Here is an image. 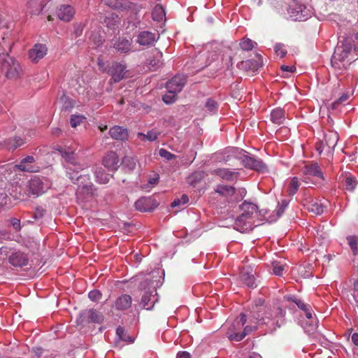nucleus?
Instances as JSON below:
<instances>
[{"label":"nucleus","mask_w":358,"mask_h":358,"mask_svg":"<svg viewBox=\"0 0 358 358\" xmlns=\"http://www.w3.org/2000/svg\"><path fill=\"white\" fill-rule=\"evenodd\" d=\"M352 48V38L343 37L338 40L331 59V66L336 74L343 73L352 62L358 59L357 50Z\"/></svg>","instance_id":"1"},{"label":"nucleus","mask_w":358,"mask_h":358,"mask_svg":"<svg viewBox=\"0 0 358 358\" xmlns=\"http://www.w3.org/2000/svg\"><path fill=\"white\" fill-rule=\"evenodd\" d=\"M61 155L66 162V175L71 181H76L79 179L78 173L83 170L85 166L78 163L76 159V154L71 148H61Z\"/></svg>","instance_id":"2"},{"label":"nucleus","mask_w":358,"mask_h":358,"mask_svg":"<svg viewBox=\"0 0 358 358\" xmlns=\"http://www.w3.org/2000/svg\"><path fill=\"white\" fill-rule=\"evenodd\" d=\"M79 179L76 181H72L75 184H78L76 190V196L78 199L85 201L92 198L95 193L96 189L90 181V175H81L78 173Z\"/></svg>","instance_id":"3"},{"label":"nucleus","mask_w":358,"mask_h":358,"mask_svg":"<svg viewBox=\"0 0 358 358\" xmlns=\"http://www.w3.org/2000/svg\"><path fill=\"white\" fill-rule=\"evenodd\" d=\"M287 4L288 6L287 12L292 20L305 21L311 16L310 7L295 0H289Z\"/></svg>","instance_id":"4"},{"label":"nucleus","mask_w":358,"mask_h":358,"mask_svg":"<svg viewBox=\"0 0 358 358\" xmlns=\"http://www.w3.org/2000/svg\"><path fill=\"white\" fill-rule=\"evenodd\" d=\"M140 287L143 289L148 288V290L144 292L141 298V303L145 309L151 310L155 303L158 301L155 286L150 279L146 278L141 282Z\"/></svg>","instance_id":"5"},{"label":"nucleus","mask_w":358,"mask_h":358,"mask_svg":"<svg viewBox=\"0 0 358 358\" xmlns=\"http://www.w3.org/2000/svg\"><path fill=\"white\" fill-rule=\"evenodd\" d=\"M1 67L8 79L17 80L22 74V69L19 62L8 55L3 56Z\"/></svg>","instance_id":"6"},{"label":"nucleus","mask_w":358,"mask_h":358,"mask_svg":"<svg viewBox=\"0 0 358 358\" xmlns=\"http://www.w3.org/2000/svg\"><path fill=\"white\" fill-rule=\"evenodd\" d=\"M247 321L246 315L243 313H241L239 315V317L236 319L232 324V329H231L228 332V338L231 341H240L242 339L244 338V337L252 332V331L255 330L257 327L255 326H250L248 325L244 328V330L241 333H238L236 331H234L236 330V325L241 328V327H243Z\"/></svg>","instance_id":"7"},{"label":"nucleus","mask_w":358,"mask_h":358,"mask_svg":"<svg viewBox=\"0 0 358 358\" xmlns=\"http://www.w3.org/2000/svg\"><path fill=\"white\" fill-rule=\"evenodd\" d=\"M50 182L47 178H41L38 176L31 178L26 184L30 196L38 197L44 194L50 187Z\"/></svg>","instance_id":"8"},{"label":"nucleus","mask_w":358,"mask_h":358,"mask_svg":"<svg viewBox=\"0 0 358 358\" xmlns=\"http://www.w3.org/2000/svg\"><path fill=\"white\" fill-rule=\"evenodd\" d=\"M215 191L220 195L224 196L229 202H235L246 195V190L244 188L236 190L232 186L224 185H217Z\"/></svg>","instance_id":"9"},{"label":"nucleus","mask_w":358,"mask_h":358,"mask_svg":"<svg viewBox=\"0 0 358 358\" xmlns=\"http://www.w3.org/2000/svg\"><path fill=\"white\" fill-rule=\"evenodd\" d=\"M239 159L243 166L248 169H254L259 172H266V165L259 159L245 155V152H240Z\"/></svg>","instance_id":"10"},{"label":"nucleus","mask_w":358,"mask_h":358,"mask_svg":"<svg viewBox=\"0 0 358 358\" xmlns=\"http://www.w3.org/2000/svg\"><path fill=\"white\" fill-rule=\"evenodd\" d=\"M158 39L159 35L157 33L142 31L137 35L136 42L141 46L149 48L154 45Z\"/></svg>","instance_id":"11"},{"label":"nucleus","mask_w":358,"mask_h":358,"mask_svg":"<svg viewBox=\"0 0 358 358\" xmlns=\"http://www.w3.org/2000/svg\"><path fill=\"white\" fill-rule=\"evenodd\" d=\"M126 69L125 64L116 62H113L108 71L111 76L110 81L118 83L122 80L126 73Z\"/></svg>","instance_id":"12"},{"label":"nucleus","mask_w":358,"mask_h":358,"mask_svg":"<svg viewBox=\"0 0 358 358\" xmlns=\"http://www.w3.org/2000/svg\"><path fill=\"white\" fill-rule=\"evenodd\" d=\"M239 208L241 211V215H242V217L249 220V221L253 223L254 218L258 215L257 206L252 203L244 201L239 206Z\"/></svg>","instance_id":"13"},{"label":"nucleus","mask_w":358,"mask_h":358,"mask_svg":"<svg viewBox=\"0 0 358 358\" xmlns=\"http://www.w3.org/2000/svg\"><path fill=\"white\" fill-rule=\"evenodd\" d=\"M135 208L141 212H151L155 209L158 203L151 197H141L135 202Z\"/></svg>","instance_id":"14"},{"label":"nucleus","mask_w":358,"mask_h":358,"mask_svg":"<svg viewBox=\"0 0 358 358\" xmlns=\"http://www.w3.org/2000/svg\"><path fill=\"white\" fill-rule=\"evenodd\" d=\"M186 83V78L182 75H176L166 83V90L169 92L176 93L181 92Z\"/></svg>","instance_id":"15"},{"label":"nucleus","mask_w":358,"mask_h":358,"mask_svg":"<svg viewBox=\"0 0 358 358\" xmlns=\"http://www.w3.org/2000/svg\"><path fill=\"white\" fill-rule=\"evenodd\" d=\"M76 13L75 8L67 4L61 5L56 10L57 17L64 22H70Z\"/></svg>","instance_id":"16"},{"label":"nucleus","mask_w":358,"mask_h":358,"mask_svg":"<svg viewBox=\"0 0 358 358\" xmlns=\"http://www.w3.org/2000/svg\"><path fill=\"white\" fill-rule=\"evenodd\" d=\"M8 262L15 267H22L28 264L29 260L25 253L21 251H16L9 256Z\"/></svg>","instance_id":"17"},{"label":"nucleus","mask_w":358,"mask_h":358,"mask_svg":"<svg viewBox=\"0 0 358 358\" xmlns=\"http://www.w3.org/2000/svg\"><path fill=\"white\" fill-rule=\"evenodd\" d=\"M47 51L45 45L37 43L29 51V56L33 62L37 63L47 54Z\"/></svg>","instance_id":"18"},{"label":"nucleus","mask_w":358,"mask_h":358,"mask_svg":"<svg viewBox=\"0 0 358 358\" xmlns=\"http://www.w3.org/2000/svg\"><path fill=\"white\" fill-rule=\"evenodd\" d=\"M131 296L129 294H123L115 299L113 307L117 310L124 311L131 308Z\"/></svg>","instance_id":"19"},{"label":"nucleus","mask_w":358,"mask_h":358,"mask_svg":"<svg viewBox=\"0 0 358 358\" xmlns=\"http://www.w3.org/2000/svg\"><path fill=\"white\" fill-rule=\"evenodd\" d=\"M103 164L110 171H115L119 167V158L115 152H108L103 159Z\"/></svg>","instance_id":"20"},{"label":"nucleus","mask_w":358,"mask_h":358,"mask_svg":"<svg viewBox=\"0 0 358 358\" xmlns=\"http://www.w3.org/2000/svg\"><path fill=\"white\" fill-rule=\"evenodd\" d=\"M241 281L250 288L257 287L256 279L249 268H243L240 274Z\"/></svg>","instance_id":"21"},{"label":"nucleus","mask_w":358,"mask_h":358,"mask_svg":"<svg viewBox=\"0 0 358 358\" xmlns=\"http://www.w3.org/2000/svg\"><path fill=\"white\" fill-rule=\"evenodd\" d=\"M303 205L309 212L313 213L317 215L322 214L326 207L324 204L321 202V201L314 199L307 201Z\"/></svg>","instance_id":"22"},{"label":"nucleus","mask_w":358,"mask_h":358,"mask_svg":"<svg viewBox=\"0 0 358 358\" xmlns=\"http://www.w3.org/2000/svg\"><path fill=\"white\" fill-rule=\"evenodd\" d=\"M302 172L304 175L315 176L322 180L324 178L322 170L317 164H311L304 166L302 169Z\"/></svg>","instance_id":"23"},{"label":"nucleus","mask_w":358,"mask_h":358,"mask_svg":"<svg viewBox=\"0 0 358 358\" xmlns=\"http://www.w3.org/2000/svg\"><path fill=\"white\" fill-rule=\"evenodd\" d=\"M253 223L249 220L242 217V215H239L234 222V229L240 232H245L252 229Z\"/></svg>","instance_id":"24"},{"label":"nucleus","mask_w":358,"mask_h":358,"mask_svg":"<svg viewBox=\"0 0 358 358\" xmlns=\"http://www.w3.org/2000/svg\"><path fill=\"white\" fill-rule=\"evenodd\" d=\"M214 173L222 179L227 181H232L236 179L238 176V172L229 169H218L215 170Z\"/></svg>","instance_id":"25"},{"label":"nucleus","mask_w":358,"mask_h":358,"mask_svg":"<svg viewBox=\"0 0 358 358\" xmlns=\"http://www.w3.org/2000/svg\"><path fill=\"white\" fill-rule=\"evenodd\" d=\"M109 134L113 138L116 140L125 141L128 138L127 130L120 126L112 127L109 131Z\"/></svg>","instance_id":"26"},{"label":"nucleus","mask_w":358,"mask_h":358,"mask_svg":"<svg viewBox=\"0 0 358 358\" xmlns=\"http://www.w3.org/2000/svg\"><path fill=\"white\" fill-rule=\"evenodd\" d=\"M113 47L121 53H127L131 50V42L124 38H119L113 43Z\"/></svg>","instance_id":"27"},{"label":"nucleus","mask_w":358,"mask_h":358,"mask_svg":"<svg viewBox=\"0 0 358 358\" xmlns=\"http://www.w3.org/2000/svg\"><path fill=\"white\" fill-rule=\"evenodd\" d=\"M339 136L337 132L330 131L324 135V142L328 148L333 150L337 145Z\"/></svg>","instance_id":"28"},{"label":"nucleus","mask_w":358,"mask_h":358,"mask_svg":"<svg viewBox=\"0 0 358 358\" xmlns=\"http://www.w3.org/2000/svg\"><path fill=\"white\" fill-rule=\"evenodd\" d=\"M285 119V110L280 108H276L271 112V121L276 124H281Z\"/></svg>","instance_id":"29"},{"label":"nucleus","mask_w":358,"mask_h":358,"mask_svg":"<svg viewBox=\"0 0 358 358\" xmlns=\"http://www.w3.org/2000/svg\"><path fill=\"white\" fill-rule=\"evenodd\" d=\"M156 54L154 55L153 58L150 60L149 62V68L152 71H157L163 65L162 61V52L156 50Z\"/></svg>","instance_id":"30"},{"label":"nucleus","mask_w":358,"mask_h":358,"mask_svg":"<svg viewBox=\"0 0 358 358\" xmlns=\"http://www.w3.org/2000/svg\"><path fill=\"white\" fill-rule=\"evenodd\" d=\"M35 161L34 157L33 156H27L23 158L19 164L16 165L18 169L27 171V172H33L34 170L32 166L29 165V164L34 163Z\"/></svg>","instance_id":"31"},{"label":"nucleus","mask_w":358,"mask_h":358,"mask_svg":"<svg viewBox=\"0 0 358 358\" xmlns=\"http://www.w3.org/2000/svg\"><path fill=\"white\" fill-rule=\"evenodd\" d=\"M165 10L162 6L157 5L152 11V17L154 21L161 22L165 19Z\"/></svg>","instance_id":"32"},{"label":"nucleus","mask_w":358,"mask_h":358,"mask_svg":"<svg viewBox=\"0 0 358 358\" xmlns=\"http://www.w3.org/2000/svg\"><path fill=\"white\" fill-rule=\"evenodd\" d=\"M116 335H117V339L116 342L118 341H122L128 343H131L134 342V338L131 337L130 336L127 335V332H125L124 329L119 326L116 329Z\"/></svg>","instance_id":"33"},{"label":"nucleus","mask_w":358,"mask_h":358,"mask_svg":"<svg viewBox=\"0 0 358 358\" xmlns=\"http://www.w3.org/2000/svg\"><path fill=\"white\" fill-rule=\"evenodd\" d=\"M96 181L99 184H106L109 182L110 176L106 173L105 171L101 169H97L95 172Z\"/></svg>","instance_id":"34"},{"label":"nucleus","mask_w":358,"mask_h":358,"mask_svg":"<svg viewBox=\"0 0 358 358\" xmlns=\"http://www.w3.org/2000/svg\"><path fill=\"white\" fill-rule=\"evenodd\" d=\"M13 192H15L13 196L16 199L26 201L30 197L29 193L27 192V189H23L21 186H15V189L13 190Z\"/></svg>","instance_id":"35"},{"label":"nucleus","mask_w":358,"mask_h":358,"mask_svg":"<svg viewBox=\"0 0 358 358\" xmlns=\"http://www.w3.org/2000/svg\"><path fill=\"white\" fill-rule=\"evenodd\" d=\"M159 132L157 130L152 129L149 131L146 134L141 132L137 134V136L141 138V141H155L159 136Z\"/></svg>","instance_id":"36"},{"label":"nucleus","mask_w":358,"mask_h":358,"mask_svg":"<svg viewBox=\"0 0 358 358\" xmlns=\"http://www.w3.org/2000/svg\"><path fill=\"white\" fill-rule=\"evenodd\" d=\"M88 320L94 323H101L103 321L102 314L94 309H90L86 313Z\"/></svg>","instance_id":"37"},{"label":"nucleus","mask_w":358,"mask_h":358,"mask_svg":"<svg viewBox=\"0 0 358 358\" xmlns=\"http://www.w3.org/2000/svg\"><path fill=\"white\" fill-rule=\"evenodd\" d=\"M300 185L299 180L297 177H293L291 178V180L289 184V187L287 188V193L289 196H294L297 191L299 190Z\"/></svg>","instance_id":"38"},{"label":"nucleus","mask_w":358,"mask_h":358,"mask_svg":"<svg viewBox=\"0 0 358 358\" xmlns=\"http://www.w3.org/2000/svg\"><path fill=\"white\" fill-rule=\"evenodd\" d=\"M136 161L133 157L126 156L122 159V165L129 171H133L136 168Z\"/></svg>","instance_id":"39"},{"label":"nucleus","mask_w":358,"mask_h":358,"mask_svg":"<svg viewBox=\"0 0 358 358\" xmlns=\"http://www.w3.org/2000/svg\"><path fill=\"white\" fill-rule=\"evenodd\" d=\"M133 3L127 0L115 1L111 6L118 10H129L132 8Z\"/></svg>","instance_id":"40"},{"label":"nucleus","mask_w":358,"mask_h":358,"mask_svg":"<svg viewBox=\"0 0 358 358\" xmlns=\"http://www.w3.org/2000/svg\"><path fill=\"white\" fill-rule=\"evenodd\" d=\"M24 143V141L22 138L19 136H15L8 140V147L10 150H15L22 146Z\"/></svg>","instance_id":"41"},{"label":"nucleus","mask_w":358,"mask_h":358,"mask_svg":"<svg viewBox=\"0 0 358 358\" xmlns=\"http://www.w3.org/2000/svg\"><path fill=\"white\" fill-rule=\"evenodd\" d=\"M285 299L288 301H293L298 308L304 313L311 307L309 304L305 303L303 301L296 299L295 296H286Z\"/></svg>","instance_id":"42"},{"label":"nucleus","mask_w":358,"mask_h":358,"mask_svg":"<svg viewBox=\"0 0 358 358\" xmlns=\"http://www.w3.org/2000/svg\"><path fill=\"white\" fill-rule=\"evenodd\" d=\"M357 185V180L354 176H348L345 179V187L347 190L352 192Z\"/></svg>","instance_id":"43"},{"label":"nucleus","mask_w":358,"mask_h":358,"mask_svg":"<svg viewBox=\"0 0 358 358\" xmlns=\"http://www.w3.org/2000/svg\"><path fill=\"white\" fill-rule=\"evenodd\" d=\"M348 244L352 250L353 255H356L358 253V238L355 236H349L347 237Z\"/></svg>","instance_id":"44"},{"label":"nucleus","mask_w":358,"mask_h":358,"mask_svg":"<svg viewBox=\"0 0 358 358\" xmlns=\"http://www.w3.org/2000/svg\"><path fill=\"white\" fill-rule=\"evenodd\" d=\"M349 98V94L348 92L343 93L337 100L334 101L331 104L332 110H336L338 107L345 103Z\"/></svg>","instance_id":"45"},{"label":"nucleus","mask_w":358,"mask_h":358,"mask_svg":"<svg viewBox=\"0 0 358 358\" xmlns=\"http://www.w3.org/2000/svg\"><path fill=\"white\" fill-rule=\"evenodd\" d=\"M255 42L250 38H243L241 43L240 46L242 50L245 51L251 50L254 48Z\"/></svg>","instance_id":"46"},{"label":"nucleus","mask_w":358,"mask_h":358,"mask_svg":"<svg viewBox=\"0 0 358 358\" xmlns=\"http://www.w3.org/2000/svg\"><path fill=\"white\" fill-rule=\"evenodd\" d=\"M205 107L210 113H215L217 110V103L215 100L208 99L205 103Z\"/></svg>","instance_id":"47"},{"label":"nucleus","mask_w":358,"mask_h":358,"mask_svg":"<svg viewBox=\"0 0 358 358\" xmlns=\"http://www.w3.org/2000/svg\"><path fill=\"white\" fill-rule=\"evenodd\" d=\"M189 201V198L186 194L182 195L180 199H175L171 204L172 208L180 206L185 205Z\"/></svg>","instance_id":"48"},{"label":"nucleus","mask_w":358,"mask_h":358,"mask_svg":"<svg viewBox=\"0 0 358 358\" xmlns=\"http://www.w3.org/2000/svg\"><path fill=\"white\" fill-rule=\"evenodd\" d=\"M289 201L286 199H282L280 203H278V207L275 210L278 217L281 216L284 213L285 210L287 207Z\"/></svg>","instance_id":"49"},{"label":"nucleus","mask_w":358,"mask_h":358,"mask_svg":"<svg viewBox=\"0 0 358 358\" xmlns=\"http://www.w3.org/2000/svg\"><path fill=\"white\" fill-rule=\"evenodd\" d=\"M85 117L83 115H72L70 118V124L72 127H76L80 124Z\"/></svg>","instance_id":"50"},{"label":"nucleus","mask_w":358,"mask_h":358,"mask_svg":"<svg viewBox=\"0 0 358 358\" xmlns=\"http://www.w3.org/2000/svg\"><path fill=\"white\" fill-rule=\"evenodd\" d=\"M159 175L155 174L154 177L150 178L148 179V183L147 185H144L142 186V188L145 190H148L149 189L152 188L153 185H155L157 184L159 181Z\"/></svg>","instance_id":"51"},{"label":"nucleus","mask_w":358,"mask_h":358,"mask_svg":"<svg viewBox=\"0 0 358 358\" xmlns=\"http://www.w3.org/2000/svg\"><path fill=\"white\" fill-rule=\"evenodd\" d=\"M274 50L277 55L281 58L285 57L287 55V50L285 48L284 45L282 43H277L274 46Z\"/></svg>","instance_id":"52"},{"label":"nucleus","mask_w":358,"mask_h":358,"mask_svg":"<svg viewBox=\"0 0 358 358\" xmlns=\"http://www.w3.org/2000/svg\"><path fill=\"white\" fill-rule=\"evenodd\" d=\"M176 93H171L167 91V93L163 96V101L167 104H171L176 100Z\"/></svg>","instance_id":"53"},{"label":"nucleus","mask_w":358,"mask_h":358,"mask_svg":"<svg viewBox=\"0 0 358 358\" xmlns=\"http://www.w3.org/2000/svg\"><path fill=\"white\" fill-rule=\"evenodd\" d=\"M276 315H277V320H276V326L278 327H280L281 324L283 322V320H284V317L285 315V311L280 308H277L276 310V313H275Z\"/></svg>","instance_id":"54"},{"label":"nucleus","mask_w":358,"mask_h":358,"mask_svg":"<svg viewBox=\"0 0 358 358\" xmlns=\"http://www.w3.org/2000/svg\"><path fill=\"white\" fill-rule=\"evenodd\" d=\"M102 294L99 290L94 289L89 292L88 297L92 301H98L101 299Z\"/></svg>","instance_id":"55"},{"label":"nucleus","mask_w":358,"mask_h":358,"mask_svg":"<svg viewBox=\"0 0 358 358\" xmlns=\"http://www.w3.org/2000/svg\"><path fill=\"white\" fill-rule=\"evenodd\" d=\"M273 272L275 275L280 276L282 275L284 267L277 262H274L272 264Z\"/></svg>","instance_id":"56"},{"label":"nucleus","mask_w":358,"mask_h":358,"mask_svg":"<svg viewBox=\"0 0 358 358\" xmlns=\"http://www.w3.org/2000/svg\"><path fill=\"white\" fill-rule=\"evenodd\" d=\"M159 155L161 157L165 158L167 160H171L176 157L173 154L164 148H161L159 150Z\"/></svg>","instance_id":"57"},{"label":"nucleus","mask_w":358,"mask_h":358,"mask_svg":"<svg viewBox=\"0 0 358 358\" xmlns=\"http://www.w3.org/2000/svg\"><path fill=\"white\" fill-rule=\"evenodd\" d=\"M11 240L10 234L6 230L0 231V243Z\"/></svg>","instance_id":"58"},{"label":"nucleus","mask_w":358,"mask_h":358,"mask_svg":"<svg viewBox=\"0 0 358 358\" xmlns=\"http://www.w3.org/2000/svg\"><path fill=\"white\" fill-rule=\"evenodd\" d=\"M10 224L16 230H20L21 229L20 220L19 219L12 218L10 220Z\"/></svg>","instance_id":"59"},{"label":"nucleus","mask_w":358,"mask_h":358,"mask_svg":"<svg viewBox=\"0 0 358 358\" xmlns=\"http://www.w3.org/2000/svg\"><path fill=\"white\" fill-rule=\"evenodd\" d=\"M44 213H45V210L43 208H37L34 213V217L35 219H40L43 216Z\"/></svg>","instance_id":"60"},{"label":"nucleus","mask_w":358,"mask_h":358,"mask_svg":"<svg viewBox=\"0 0 358 358\" xmlns=\"http://www.w3.org/2000/svg\"><path fill=\"white\" fill-rule=\"evenodd\" d=\"M225 63L224 65L226 66V69H229L233 64L232 63V56L231 55H227L225 56Z\"/></svg>","instance_id":"61"},{"label":"nucleus","mask_w":358,"mask_h":358,"mask_svg":"<svg viewBox=\"0 0 358 358\" xmlns=\"http://www.w3.org/2000/svg\"><path fill=\"white\" fill-rule=\"evenodd\" d=\"M280 69L283 71L286 72H294L296 70V68L294 66H287V65H282Z\"/></svg>","instance_id":"62"},{"label":"nucleus","mask_w":358,"mask_h":358,"mask_svg":"<svg viewBox=\"0 0 358 358\" xmlns=\"http://www.w3.org/2000/svg\"><path fill=\"white\" fill-rule=\"evenodd\" d=\"M176 358H190V354L185 351L179 352L176 355Z\"/></svg>","instance_id":"63"},{"label":"nucleus","mask_w":358,"mask_h":358,"mask_svg":"<svg viewBox=\"0 0 358 358\" xmlns=\"http://www.w3.org/2000/svg\"><path fill=\"white\" fill-rule=\"evenodd\" d=\"M10 251V248L7 246L0 248V255H8Z\"/></svg>","instance_id":"64"}]
</instances>
